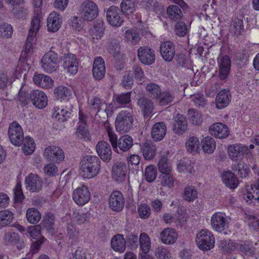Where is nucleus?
<instances>
[{
    "instance_id": "nucleus-1",
    "label": "nucleus",
    "mask_w": 259,
    "mask_h": 259,
    "mask_svg": "<svg viewBox=\"0 0 259 259\" xmlns=\"http://www.w3.org/2000/svg\"><path fill=\"white\" fill-rule=\"evenodd\" d=\"M108 124V123H105V126L114 151L118 153V149L122 152L128 151L133 145L132 138L128 135H125L121 136L118 140L117 136Z\"/></svg>"
},
{
    "instance_id": "nucleus-2",
    "label": "nucleus",
    "mask_w": 259,
    "mask_h": 259,
    "mask_svg": "<svg viewBox=\"0 0 259 259\" xmlns=\"http://www.w3.org/2000/svg\"><path fill=\"white\" fill-rule=\"evenodd\" d=\"M80 169L82 177L91 179L97 176L100 170V160L95 156H86L80 162Z\"/></svg>"
},
{
    "instance_id": "nucleus-3",
    "label": "nucleus",
    "mask_w": 259,
    "mask_h": 259,
    "mask_svg": "<svg viewBox=\"0 0 259 259\" xmlns=\"http://www.w3.org/2000/svg\"><path fill=\"white\" fill-rule=\"evenodd\" d=\"M90 107L91 110L96 112V118H99L102 122H105L108 116L112 115L113 107L112 105H107L99 98L91 100Z\"/></svg>"
},
{
    "instance_id": "nucleus-4",
    "label": "nucleus",
    "mask_w": 259,
    "mask_h": 259,
    "mask_svg": "<svg viewBox=\"0 0 259 259\" xmlns=\"http://www.w3.org/2000/svg\"><path fill=\"white\" fill-rule=\"evenodd\" d=\"M133 121L134 119L131 113L122 110L118 113L115 119L116 130L121 134L127 133L132 128Z\"/></svg>"
},
{
    "instance_id": "nucleus-5",
    "label": "nucleus",
    "mask_w": 259,
    "mask_h": 259,
    "mask_svg": "<svg viewBox=\"0 0 259 259\" xmlns=\"http://www.w3.org/2000/svg\"><path fill=\"white\" fill-rule=\"evenodd\" d=\"M41 67L49 73L56 72L59 67V59L54 51H50L46 53L41 59Z\"/></svg>"
},
{
    "instance_id": "nucleus-6",
    "label": "nucleus",
    "mask_w": 259,
    "mask_h": 259,
    "mask_svg": "<svg viewBox=\"0 0 259 259\" xmlns=\"http://www.w3.org/2000/svg\"><path fill=\"white\" fill-rule=\"evenodd\" d=\"M196 242L199 248L207 250L213 247L215 239L213 235L209 231L202 230L197 233Z\"/></svg>"
},
{
    "instance_id": "nucleus-7",
    "label": "nucleus",
    "mask_w": 259,
    "mask_h": 259,
    "mask_svg": "<svg viewBox=\"0 0 259 259\" xmlns=\"http://www.w3.org/2000/svg\"><path fill=\"white\" fill-rule=\"evenodd\" d=\"M41 16L36 14L32 18L30 28L27 37L25 44V54L28 55L32 49V44L33 38L36 36L37 31L40 28V22Z\"/></svg>"
},
{
    "instance_id": "nucleus-8",
    "label": "nucleus",
    "mask_w": 259,
    "mask_h": 259,
    "mask_svg": "<svg viewBox=\"0 0 259 259\" xmlns=\"http://www.w3.org/2000/svg\"><path fill=\"white\" fill-rule=\"evenodd\" d=\"M81 9V18L84 21H92L98 15V6L92 1H87L83 2Z\"/></svg>"
},
{
    "instance_id": "nucleus-9",
    "label": "nucleus",
    "mask_w": 259,
    "mask_h": 259,
    "mask_svg": "<svg viewBox=\"0 0 259 259\" xmlns=\"http://www.w3.org/2000/svg\"><path fill=\"white\" fill-rule=\"evenodd\" d=\"M248 152V147L240 143L229 145L227 148L228 156L233 161L242 159L244 155L247 154Z\"/></svg>"
},
{
    "instance_id": "nucleus-10",
    "label": "nucleus",
    "mask_w": 259,
    "mask_h": 259,
    "mask_svg": "<svg viewBox=\"0 0 259 259\" xmlns=\"http://www.w3.org/2000/svg\"><path fill=\"white\" fill-rule=\"evenodd\" d=\"M124 14L120 9L115 6L109 7L106 12L108 23L113 27H117L123 22Z\"/></svg>"
},
{
    "instance_id": "nucleus-11",
    "label": "nucleus",
    "mask_w": 259,
    "mask_h": 259,
    "mask_svg": "<svg viewBox=\"0 0 259 259\" xmlns=\"http://www.w3.org/2000/svg\"><path fill=\"white\" fill-rule=\"evenodd\" d=\"M8 135L11 142L15 146H20L24 140L23 129L17 122H14L10 124Z\"/></svg>"
},
{
    "instance_id": "nucleus-12",
    "label": "nucleus",
    "mask_w": 259,
    "mask_h": 259,
    "mask_svg": "<svg viewBox=\"0 0 259 259\" xmlns=\"http://www.w3.org/2000/svg\"><path fill=\"white\" fill-rule=\"evenodd\" d=\"M44 156L48 160L56 163H60L65 158L63 150L56 146H49L45 149Z\"/></svg>"
},
{
    "instance_id": "nucleus-13",
    "label": "nucleus",
    "mask_w": 259,
    "mask_h": 259,
    "mask_svg": "<svg viewBox=\"0 0 259 259\" xmlns=\"http://www.w3.org/2000/svg\"><path fill=\"white\" fill-rule=\"evenodd\" d=\"M72 198L76 204L83 206L90 201L91 194L88 187L83 185L74 190Z\"/></svg>"
},
{
    "instance_id": "nucleus-14",
    "label": "nucleus",
    "mask_w": 259,
    "mask_h": 259,
    "mask_svg": "<svg viewBox=\"0 0 259 259\" xmlns=\"http://www.w3.org/2000/svg\"><path fill=\"white\" fill-rule=\"evenodd\" d=\"M211 225L214 230L222 232L227 229L228 222L225 213L217 212L213 214L211 219Z\"/></svg>"
},
{
    "instance_id": "nucleus-15",
    "label": "nucleus",
    "mask_w": 259,
    "mask_h": 259,
    "mask_svg": "<svg viewBox=\"0 0 259 259\" xmlns=\"http://www.w3.org/2000/svg\"><path fill=\"white\" fill-rule=\"evenodd\" d=\"M30 99L33 105L38 109H43L48 104V99L47 95L39 90L32 91L30 94Z\"/></svg>"
},
{
    "instance_id": "nucleus-16",
    "label": "nucleus",
    "mask_w": 259,
    "mask_h": 259,
    "mask_svg": "<svg viewBox=\"0 0 259 259\" xmlns=\"http://www.w3.org/2000/svg\"><path fill=\"white\" fill-rule=\"evenodd\" d=\"M138 56L140 61L146 65L153 64L155 60L154 51L148 47H141L138 50Z\"/></svg>"
},
{
    "instance_id": "nucleus-17",
    "label": "nucleus",
    "mask_w": 259,
    "mask_h": 259,
    "mask_svg": "<svg viewBox=\"0 0 259 259\" xmlns=\"http://www.w3.org/2000/svg\"><path fill=\"white\" fill-rule=\"evenodd\" d=\"M64 68L71 74H75L78 71V61L75 55L71 53L65 54L62 57Z\"/></svg>"
},
{
    "instance_id": "nucleus-18",
    "label": "nucleus",
    "mask_w": 259,
    "mask_h": 259,
    "mask_svg": "<svg viewBox=\"0 0 259 259\" xmlns=\"http://www.w3.org/2000/svg\"><path fill=\"white\" fill-rule=\"evenodd\" d=\"M209 132L211 136L220 139H225L229 135L228 126L220 122H217L210 125Z\"/></svg>"
},
{
    "instance_id": "nucleus-19",
    "label": "nucleus",
    "mask_w": 259,
    "mask_h": 259,
    "mask_svg": "<svg viewBox=\"0 0 259 259\" xmlns=\"http://www.w3.org/2000/svg\"><path fill=\"white\" fill-rule=\"evenodd\" d=\"M26 188L30 191L37 192L42 187L41 179L37 175L30 174L25 180Z\"/></svg>"
},
{
    "instance_id": "nucleus-20",
    "label": "nucleus",
    "mask_w": 259,
    "mask_h": 259,
    "mask_svg": "<svg viewBox=\"0 0 259 259\" xmlns=\"http://www.w3.org/2000/svg\"><path fill=\"white\" fill-rule=\"evenodd\" d=\"M109 204L113 210L120 211L124 205V199L121 193L118 191L113 192L109 199Z\"/></svg>"
},
{
    "instance_id": "nucleus-21",
    "label": "nucleus",
    "mask_w": 259,
    "mask_h": 259,
    "mask_svg": "<svg viewBox=\"0 0 259 259\" xmlns=\"http://www.w3.org/2000/svg\"><path fill=\"white\" fill-rule=\"evenodd\" d=\"M160 53L164 61H171L176 53L174 44L170 41L162 42L160 46Z\"/></svg>"
},
{
    "instance_id": "nucleus-22",
    "label": "nucleus",
    "mask_w": 259,
    "mask_h": 259,
    "mask_svg": "<svg viewBox=\"0 0 259 259\" xmlns=\"http://www.w3.org/2000/svg\"><path fill=\"white\" fill-rule=\"evenodd\" d=\"M96 150L100 157L105 161L110 160L112 151L110 145L105 141L98 142L96 145Z\"/></svg>"
},
{
    "instance_id": "nucleus-23",
    "label": "nucleus",
    "mask_w": 259,
    "mask_h": 259,
    "mask_svg": "<svg viewBox=\"0 0 259 259\" xmlns=\"http://www.w3.org/2000/svg\"><path fill=\"white\" fill-rule=\"evenodd\" d=\"M105 26L104 21L101 19H97L94 22L93 26L89 30V33L92 38L99 39L104 34Z\"/></svg>"
},
{
    "instance_id": "nucleus-24",
    "label": "nucleus",
    "mask_w": 259,
    "mask_h": 259,
    "mask_svg": "<svg viewBox=\"0 0 259 259\" xmlns=\"http://www.w3.org/2000/svg\"><path fill=\"white\" fill-rule=\"evenodd\" d=\"M188 122L185 116L182 114H178L174 117L173 131L178 134H183L187 130Z\"/></svg>"
},
{
    "instance_id": "nucleus-25",
    "label": "nucleus",
    "mask_w": 259,
    "mask_h": 259,
    "mask_svg": "<svg viewBox=\"0 0 259 259\" xmlns=\"http://www.w3.org/2000/svg\"><path fill=\"white\" fill-rule=\"evenodd\" d=\"M105 66L104 60L98 57L95 58L93 66V74L95 79L100 80L105 75Z\"/></svg>"
},
{
    "instance_id": "nucleus-26",
    "label": "nucleus",
    "mask_w": 259,
    "mask_h": 259,
    "mask_svg": "<svg viewBox=\"0 0 259 259\" xmlns=\"http://www.w3.org/2000/svg\"><path fill=\"white\" fill-rule=\"evenodd\" d=\"M137 104L145 117H149L153 112L154 103L151 100L141 97L138 100Z\"/></svg>"
},
{
    "instance_id": "nucleus-27",
    "label": "nucleus",
    "mask_w": 259,
    "mask_h": 259,
    "mask_svg": "<svg viewBox=\"0 0 259 259\" xmlns=\"http://www.w3.org/2000/svg\"><path fill=\"white\" fill-rule=\"evenodd\" d=\"M126 166L124 163L118 162L112 167V174L113 178L118 182L123 181L125 177Z\"/></svg>"
},
{
    "instance_id": "nucleus-28",
    "label": "nucleus",
    "mask_w": 259,
    "mask_h": 259,
    "mask_svg": "<svg viewBox=\"0 0 259 259\" xmlns=\"http://www.w3.org/2000/svg\"><path fill=\"white\" fill-rule=\"evenodd\" d=\"M231 95L229 90H222L218 94L215 99L216 107L218 109L226 107L231 101Z\"/></svg>"
},
{
    "instance_id": "nucleus-29",
    "label": "nucleus",
    "mask_w": 259,
    "mask_h": 259,
    "mask_svg": "<svg viewBox=\"0 0 259 259\" xmlns=\"http://www.w3.org/2000/svg\"><path fill=\"white\" fill-rule=\"evenodd\" d=\"M61 23L62 20L60 14L55 12L51 13L47 20L48 30L51 32H56L60 28Z\"/></svg>"
},
{
    "instance_id": "nucleus-30",
    "label": "nucleus",
    "mask_w": 259,
    "mask_h": 259,
    "mask_svg": "<svg viewBox=\"0 0 259 259\" xmlns=\"http://www.w3.org/2000/svg\"><path fill=\"white\" fill-rule=\"evenodd\" d=\"M166 127L163 122H157L152 127L151 132L152 138L155 141H161L165 135Z\"/></svg>"
},
{
    "instance_id": "nucleus-31",
    "label": "nucleus",
    "mask_w": 259,
    "mask_h": 259,
    "mask_svg": "<svg viewBox=\"0 0 259 259\" xmlns=\"http://www.w3.org/2000/svg\"><path fill=\"white\" fill-rule=\"evenodd\" d=\"M178 234L175 230L172 228H166L160 233V239L164 244H172L177 240Z\"/></svg>"
},
{
    "instance_id": "nucleus-32",
    "label": "nucleus",
    "mask_w": 259,
    "mask_h": 259,
    "mask_svg": "<svg viewBox=\"0 0 259 259\" xmlns=\"http://www.w3.org/2000/svg\"><path fill=\"white\" fill-rule=\"evenodd\" d=\"M231 68V61L228 56L221 58L219 62V77L221 79H224L228 76Z\"/></svg>"
},
{
    "instance_id": "nucleus-33",
    "label": "nucleus",
    "mask_w": 259,
    "mask_h": 259,
    "mask_svg": "<svg viewBox=\"0 0 259 259\" xmlns=\"http://www.w3.org/2000/svg\"><path fill=\"white\" fill-rule=\"evenodd\" d=\"M33 80L35 84L44 89L52 88L54 83V81L50 76L42 74L35 75Z\"/></svg>"
},
{
    "instance_id": "nucleus-34",
    "label": "nucleus",
    "mask_w": 259,
    "mask_h": 259,
    "mask_svg": "<svg viewBox=\"0 0 259 259\" xmlns=\"http://www.w3.org/2000/svg\"><path fill=\"white\" fill-rule=\"evenodd\" d=\"M125 244L126 242L123 236L119 234L114 235L111 241V245L113 249L121 253L124 251Z\"/></svg>"
},
{
    "instance_id": "nucleus-35",
    "label": "nucleus",
    "mask_w": 259,
    "mask_h": 259,
    "mask_svg": "<svg viewBox=\"0 0 259 259\" xmlns=\"http://www.w3.org/2000/svg\"><path fill=\"white\" fill-rule=\"evenodd\" d=\"M71 112L72 110L69 108L61 109L59 107H55L53 109V116L58 121L64 122L70 117Z\"/></svg>"
},
{
    "instance_id": "nucleus-36",
    "label": "nucleus",
    "mask_w": 259,
    "mask_h": 259,
    "mask_svg": "<svg viewBox=\"0 0 259 259\" xmlns=\"http://www.w3.org/2000/svg\"><path fill=\"white\" fill-rule=\"evenodd\" d=\"M224 183L231 189H235L238 185L239 182L236 176L231 171L224 172L222 175Z\"/></svg>"
},
{
    "instance_id": "nucleus-37",
    "label": "nucleus",
    "mask_w": 259,
    "mask_h": 259,
    "mask_svg": "<svg viewBox=\"0 0 259 259\" xmlns=\"http://www.w3.org/2000/svg\"><path fill=\"white\" fill-rule=\"evenodd\" d=\"M90 213L82 210H75L72 214V220L77 225H82L89 222Z\"/></svg>"
},
{
    "instance_id": "nucleus-38",
    "label": "nucleus",
    "mask_w": 259,
    "mask_h": 259,
    "mask_svg": "<svg viewBox=\"0 0 259 259\" xmlns=\"http://www.w3.org/2000/svg\"><path fill=\"white\" fill-rule=\"evenodd\" d=\"M168 17L172 21L180 20L183 16V14L179 6L170 5L166 10Z\"/></svg>"
},
{
    "instance_id": "nucleus-39",
    "label": "nucleus",
    "mask_w": 259,
    "mask_h": 259,
    "mask_svg": "<svg viewBox=\"0 0 259 259\" xmlns=\"http://www.w3.org/2000/svg\"><path fill=\"white\" fill-rule=\"evenodd\" d=\"M56 98L61 101H67L72 95L71 90L67 87L59 86L54 91Z\"/></svg>"
},
{
    "instance_id": "nucleus-40",
    "label": "nucleus",
    "mask_w": 259,
    "mask_h": 259,
    "mask_svg": "<svg viewBox=\"0 0 259 259\" xmlns=\"http://www.w3.org/2000/svg\"><path fill=\"white\" fill-rule=\"evenodd\" d=\"M202 148L205 153L208 154L214 152L216 143L214 140L210 137H206L201 141Z\"/></svg>"
},
{
    "instance_id": "nucleus-41",
    "label": "nucleus",
    "mask_w": 259,
    "mask_h": 259,
    "mask_svg": "<svg viewBox=\"0 0 259 259\" xmlns=\"http://www.w3.org/2000/svg\"><path fill=\"white\" fill-rule=\"evenodd\" d=\"M237 251H238L242 255H246L249 256H252L255 252V248L250 243L244 242L238 243Z\"/></svg>"
},
{
    "instance_id": "nucleus-42",
    "label": "nucleus",
    "mask_w": 259,
    "mask_h": 259,
    "mask_svg": "<svg viewBox=\"0 0 259 259\" xmlns=\"http://www.w3.org/2000/svg\"><path fill=\"white\" fill-rule=\"evenodd\" d=\"M26 216L29 223L32 224H37L41 219V213L35 208H28Z\"/></svg>"
},
{
    "instance_id": "nucleus-43",
    "label": "nucleus",
    "mask_w": 259,
    "mask_h": 259,
    "mask_svg": "<svg viewBox=\"0 0 259 259\" xmlns=\"http://www.w3.org/2000/svg\"><path fill=\"white\" fill-rule=\"evenodd\" d=\"M131 92H128L115 95L113 101L119 107H122L131 102Z\"/></svg>"
},
{
    "instance_id": "nucleus-44",
    "label": "nucleus",
    "mask_w": 259,
    "mask_h": 259,
    "mask_svg": "<svg viewBox=\"0 0 259 259\" xmlns=\"http://www.w3.org/2000/svg\"><path fill=\"white\" fill-rule=\"evenodd\" d=\"M140 248L144 254L147 253L151 248V240L146 233H141L139 237Z\"/></svg>"
},
{
    "instance_id": "nucleus-45",
    "label": "nucleus",
    "mask_w": 259,
    "mask_h": 259,
    "mask_svg": "<svg viewBox=\"0 0 259 259\" xmlns=\"http://www.w3.org/2000/svg\"><path fill=\"white\" fill-rule=\"evenodd\" d=\"M232 169L241 178H245L249 171L247 165L243 162H239L232 165Z\"/></svg>"
},
{
    "instance_id": "nucleus-46",
    "label": "nucleus",
    "mask_w": 259,
    "mask_h": 259,
    "mask_svg": "<svg viewBox=\"0 0 259 259\" xmlns=\"http://www.w3.org/2000/svg\"><path fill=\"white\" fill-rule=\"evenodd\" d=\"M188 116L190 122L194 125H200L202 122L201 114L196 109H189L188 111Z\"/></svg>"
},
{
    "instance_id": "nucleus-47",
    "label": "nucleus",
    "mask_w": 259,
    "mask_h": 259,
    "mask_svg": "<svg viewBox=\"0 0 259 259\" xmlns=\"http://www.w3.org/2000/svg\"><path fill=\"white\" fill-rule=\"evenodd\" d=\"M146 91L149 96L156 99H158L161 92L160 87L153 82H150L147 84Z\"/></svg>"
},
{
    "instance_id": "nucleus-48",
    "label": "nucleus",
    "mask_w": 259,
    "mask_h": 259,
    "mask_svg": "<svg viewBox=\"0 0 259 259\" xmlns=\"http://www.w3.org/2000/svg\"><path fill=\"white\" fill-rule=\"evenodd\" d=\"M143 155L146 159L149 160L153 158L155 154V148L149 143H145L141 146Z\"/></svg>"
},
{
    "instance_id": "nucleus-49",
    "label": "nucleus",
    "mask_w": 259,
    "mask_h": 259,
    "mask_svg": "<svg viewBox=\"0 0 259 259\" xmlns=\"http://www.w3.org/2000/svg\"><path fill=\"white\" fill-rule=\"evenodd\" d=\"M13 220V213L10 210L0 211V227L10 224Z\"/></svg>"
},
{
    "instance_id": "nucleus-50",
    "label": "nucleus",
    "mask_w": 259,
    "mask_h": 259,
    "mask_svg": "<svg viewBox=\"0 0 259 259\" xmlns=\"http://www.w3.org/2000/svg\"><path fill=\"white\" fill-rule=\"evenodd\" d=\"M244 30L243 23L242 20L235 18L233 20L232 24L230 26V31L235 35H241Z\"/></svg>"
},
{
    "instance_id": "nucleus-51",
    "label": "nucleus",
    "mask_w": 259,
    "mask_h": 259,
    "mask_svg": "<svg viewBox=\"0 0 259 259\" xmlns=\"http://www.w3.org/2000/svg\"><path fill=\"white\" fill-rule=\"evenodd\" d=\"M79 230L75 226L70 224L67 225L66 237L71 240V243L73 244L78 238Z\"/></svg>"
},
{
    "instance_id": "nucleus-52",
    "label": "nucleus",
    "mask_w": 259,
    "mask_h": 259,
    "mask_svg": "<svg viewBox=\"0 0 259 259\" xmlns=\"http://www.w3.org/2000/svg\"><path fill=\"white\" fill-rule=\"evenodd\" d=\"M237 244V243L232 242L231 240H222L220 242V247L225 253L236 250Z\"/></svg>"
},
{
    "instance_id": "nucleus-53",
    "label": "nucleus",
    "mask_w": 259,
    "mask_h": 259,
    "mask_svg": "<svg viewBox=\"0 0 259 259\" xmlns=\"http://www.w3.org/2000/svg\"><path fill=\"white\" fill-rule=\"evenodd\" d=\"M143 5L147 9L153 10L156 13H160L163 11L162 6L156 0H144Z\"/></svg>"
},
{
    "instance_id": "nucleus-54",
    "label": "nucleus",
    "mask_w": 259,
    "mask_h": 259,
    "mask_svg": "<svg viewBox=\"0 0 259 259\" xmlns=\"http://www.w3.org/2000/svg\"><path fill=\"white\" fill-rule=\"evenodd\" d=\"M126 41L132 45H136L140 39L139 34L134 29H128L125 32Z\"/></svg>"
},
{
    "instance_id": "nucleus-55",
    "label": "nucleus",
    "mask_w": 259,
    "mask_h": 259,
    "mask_svg": "<svg viewBox=\"0 0 259 259\" xmlns=\"http://www.w3.org/2000/svg\"><path fill=\"white\" fill-rule=\"evenodd\" d=\"M23 141L24 144L22 146V150L24 153L27 155L32 153L35 149V143L33 140L30 137H26Z\"/></svg>"
},
{
    "instance_id": "nucleus-56",
    "label": "nucleus",
    "mask_w": 259,
    "mask_h": 259,
    "mask_svg": "<svg viewBox=\"0 0 259 259\" xmlns=\"http://www.w3.org/2000/svg\"><path fill=\"white\" fill-rule=\"evenodd\" d=\"M120 6L123 13L127 15L132 14L135 10V2L133 0H122Z\"/></svg>"
},
{
    "instance_id": "nucleus-57",
    "label": "nucleus",
    "mask_w": 259,
    "mask_h": 259,
    "mask_svg": "<svg viewBox=\"0 0 259 259\" xmlns=\"http://www.w3.org/2000/svg\"><path fill=\"white\" fill-rule=\"evenodd\" d=\"M197 196V191L194 187L186 188L184 191V199L188 201H193Z\"/></svg>"
},
{
    "instance_id": "nucleus-58",
    "label": "nucleus",
    "mask_w": 259,
    "mask_h": 259,
    "mask_svg": "<svg viewBox=\"0 0 259 259\" xmlns=\"http://www.w3.org/2000/svg\"><path fill=\"white\" fill-rule=\"evenodd\" d=\"M157 176V169L154 165H150L145 168V177L148 182L154 181Z\"/></svg>"
},
{
    "instance_id": "nucleus-59",
    "label": "nucleus",
    "mask_w": 259,
    "mask_h": 259,
    "mask_svg": "<svg viewBox=\"0 0 259 259\" xmlns=\"http://www.w3.org/2000/svg\"><path fill=\"white\" fill-rule=\"evenodd\" d=\"M155 255L157 259H172L171 253L167 248L158 247L156 249Z\"/></svg>"
},
{
    "instance_id": "nucleus-60",
    "label": "nucleus",
    "mask_w": 259,
    "mask_h": 259,
    "mask_svg": "<svg viewBox=\"0 0 259 259\" xmlns=\"http://www.w3.org/2000/svg\"><path fill=\"white\" fill-rule=\"evenodd\" d=\"M44 226L50 231L52 232L55 222V216L53 214L49 213L46 215L43 220Z\"/></svg>"
},
{
    "instance_id": "nucleus-61",
    "label": "nucleus",
    "mask_w": 259,
    "mask_h": 259,
    "mask_svg": "<svg viewBox=\"0 0 259 259\" xmlns=\"http://www.w3.org/2000/svg\"><path fill=\"white\" fill-rule=\"evenodd\" d=\"M188 27L186 24L182 21H178L175 26V32L176 34L180 36H185L188 32Z\"/></svg>"
},
{
    "instance_id": "nucleus-62",
    "label": "nucleus",
    "mask_w": 259,
    "mask_h": 259,
    "mask_svg": "<svg viewBox=\"0 0 259 259\" xmlns=\"http://www.w3.org/2000/svg\"><path fill=\"white\" fill-rule=\"evenodd\" d=\"M199 142L195 137L189 138L186 143V148L190 152L196 151L199 148Z\"/></svg>"
},
{
    "instance_id": "nucleus-63",
    "label": "nucleus",
    "mask_w": 259,
    "mask_h": 259,
    "mask_svg": "<svg viewBox=\"0 0 259 259\" xmlns=\"http://www.w3.org/2000/svg\"><path fill=\"white\" fill-rule=\"evenodd\" d=\"M158 169L160 172L162 174L165 172H170L171 167L169 163L167 162V159L165 156H162L158 164Z\"/></svg>"
},
{
    "instance_id": "nucleus-64",
    "label": "nucleus",
    "mask_w": 259,
    "mask_h": 259,
    "mask_svg": "<svg viewBox=\"0 0 259 259\" xmlns=\"http://www.w3.org/2000/svg\"><path fill=\"white\" fill-rule=\"evenodd\" d=\"M175 96L169 92H161V94L158 98L159 99V103L161 105H165L171 103L174 99Z\"/></svg>"
}]
</instances>
